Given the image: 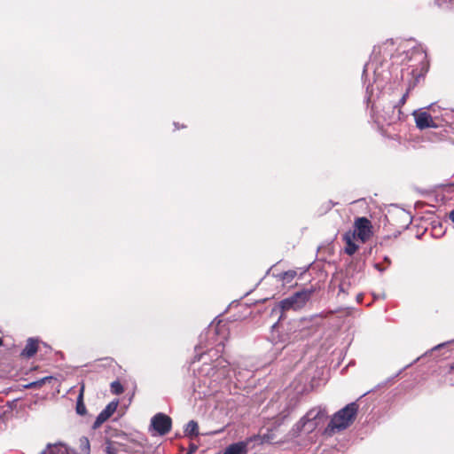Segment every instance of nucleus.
<instances>
[{"label":"nucleus","instance_id":"nucleus-4","mask_svg":"<svg viewBox=\"0 0 454 454\" xmlns=\"http://www.w3.org/2000/svg\"><path fill=\"white\" fill-rule=\"evenodd\" d=\"M310 296L311 291L309 290L297 292L291 297L281 301L278 304V307L281 310H287L290 309L297 310L301 309L306 304Z\"/></svg>","mask_w":454,"mask_h":454},{"label":"nucleus","instance_id":"nucleus-25","mask_svg":"<svg viewBox=\"0 0 454 454\" xmlns=\"http://www.w3.org/2000/svg\"><path fill=\"white\" fill-rule=\"evenodd\" d=\"M36 384H37V382H33V383H31V386L36 385Z\"/></svg>","mask_w":454,"mask_h":454},{"label":"nucleus","instance_id":"nucleus-11","mask_svg":"<svg viewBox=\"0 0 454 454\" xmlns=\"http://www.w3.org/2000/svg\"><path fill=\"white\" fill-rule=\"evenodd\" d=\"M37 352V342L34 339H28L27 342L21 352L26 357H31Z\"/></svg>","mask_w":454,"mask_h":454},{"label":"nucleus","instance_id":"nucleus-2","mask_svg":"<svg viewBox=\"0 0 454 454\" xmlns=\"http://www.w3.org/2000/svg\"><path fill=\"white\" fill-rule=\"evenodd\" d=\"M357 410L358 406L356 403L346 405L333 415L325 432L331 434L346 429L354 421Z\"/></svg>","mask_w":454,"mask_h":454},{"label":"nucleus","instance_id":"nucleus-21","mask_svg":"<svg viewBox=\"0 0 454 454\" xmlns=\"http://www.w3.org/2000/svg\"><path fill=\"white\" fill-rule=\"evenodd\" d=\"M374 267H375L378 270H380V271H383V270H384V269H383V268H381V267L380 266V264H378V263H376V264L374 265Z\"/></svg>","mask_w":454,"mask_h":454},{"label":"nucleus","instance_id":"nucleus-13","mask_svg":"<svg viewBox=\"0 0 454 454\" xmlns=\"http://www.w3.org/2000/svg\"><path fill=\"white\" fill-rule=\"evenodd\" d=\"M434 4L442 10H454V0H434Z\"/></svg>","mask_w":454,"mask_h":454},{"label":"nucleus","instance_id":"nucleus-20","mask_svg":"<svg viewBox=\"0 0 454 454\" xmlns=\"http://www.w3.org/2000/svg\"><path fill=\"white\" fill-rule=\"evenodd\" d=\"M408 91L401 98L400 101H399V104L400 105H404L405 102H406V99L408 98Z\"/></svg>","mask_w":454,"mask_h":454},{"label":"nucleus","instance_id":"nucleus-16","mask_svg":"<svg viewBox=\"0 0 454 454\" xmlns=\"http://www.w3.org/2000/svg\"><path fill=\"white\" fill-rule=\"evenodd\" d=\"M80 448L83 454H89L90 452V442L87 437L80 438Z\"/></svg>","mask_w":454,"mask_h":454},{"label":"nucleus","instance_id":"nucleus-18","mask_svg":"<svg viewBox=\"0 0 454 454\" xmlns=\"http://www.w3.org/2000/svg\"><path fill=\"white\" fill-rule=\"evenodd\" d=\"M296 276V271L288 270L283 273L282 278L286 282H291Z\"/></svg>","mask_w":454,"mask_h":454},{"label":"nucleus","instance_id":"nucleus-12","mask_svg":"<svg viewBox=\"0 0 454 454\" xmlns=\"http://www.w3.org/2000/svg\"><path fill=\"white\" fill-rule=\"evenodd\" d=\"M184 433L186 435L193 436L198 435V424L197 422L191 420L187 423Z\"/></svg>","mask_w":454,"mask_h":454},{"label":"nucleus","instance_id":"nucleus-19","mask_svg":"<svg viewBox=\"0 0 454 454\" xmlns=\"http://www.w3.org/2000/svg\"><path fill=\"white\" fill-rule=\"evenodd\" d=\"M106 454H118L117 450L113 447L112 444H108L106 448Z\"/></svg>","mask_w":454,"mask_h":454},{"label":"nucleus","instance_id":"nucleus-15","mask_svg":"<svg viewBox=\"0 0 454 454\" xmlns=\"http://www.w3.org/2000/svg\"><path fill=\"white\" fill-rule=\"evenodd\" d=\"M76 411L80 415H84L86 413V407L82 402V394L81 393L76 403Z\"/></svg>","mask_w":454,"mask_h":454},{"label":"nucleus","instance_id":"nucleus-3","mask_svg":"<svg viewBox=\"0 0 454 454\" xmlns=\"http://www.w3.org/2000/svg\"><path fill=\"white\" fill-rule=\"evenodd\" d=\"M326 411L321 407L309 410L296 424L297 432L311 433L326 419Z\"/></svg>","mask_w":454,"mask_h":454},{"label":"nucleus","instance_id":"nucleus-6","mask_svg":"<svg viewBox=\"0 0 454 454\" xmlns=\"http://www.w3.org/2000/svg\"><path fill=\"white\" fill-rule=\"evenodd\" d=\"M170 417L163 413H157L151 419V427L160 435L168 434L171 429Z\"/></svg>","mask_w":454,"mask_h":454},{"label":"nucleus","instance_id":"nucleus-7","mask_svg":"<svg viewBox=\"0 0 454 454\" xmlns=\"http://www.w3.org/2000/svg\"><path fill=\"white\" fill-rule=\"evenodd\" d=\"M118 401L109 403L106 408L98 415L93 424V428H98L105 421H106L116 411Z\"/></svg>","mask_w":454,"mask_h":454},{"label":"nucleus","instance_id":"nucleus-9","mask_svg":"<svg viewBox=\"0 0 454 454\" xmlns=\"http://www.w3.org/2000/svg\"><path fill=\"white\" fill-rule=\"evenodd\" d=\"M39 454H74L63 443L49 444L46 450Z\"/></svg>","mask_w":454,"mask_h":454},{"label":"nucleus","instance_id":"nucleus-24","mask_svg":"<svg viewBox=\"0 0 454 454\" xmlns=\"http://www.w3.org/2000/svg\"><path fill=\"white\" fill-rule=\"evenodd\" d=\"M46 380V378L43 379L40 383H43Z\"/></svg>","mask_w":454,"mask_h":454},{"label":"nucleus","instance_id":"nucleus-5","mask_svg":"<svg viewBox=\"0 0 454 454\" xmlns=\"http://www.w3.org/2000/svg\"><path fill=\"white\" fill-rule=\"evenodd\" d=\"M231 372L235 374V370H231L230 364L223 359H217L212 368H209L207 364H204L201 368V372H205L206 375L212 377L216 375V379L231 378Z\"/></svg>","mask_w":454,"mask_h":454},{"label":"nucleus","instance_id":"nucleus-23","mask_svg":"<svg viewBox=\"0 0 454 454\" xmlns=\"http://www.w3.org/2000/svg\"><path fill=\"white\" fill-rule=\"evenodd\" d=\"M442 345H443V344L437 345V346L435 347V348H440V347H442Z\"/></svg>","mask_w":454,"mask_h":454},{"label":"nucleus","instance_id":"nucleus-22","mask_svg":"<svg viewBox=\"0 0 454 454\" xmlns=\"http://www.w3.org/2000/svg\"><path fill=\"white\" fill-rule=\"evenodd\" d=\"M450 218L452 220V222L454 223V209L450 212Z\"/></svg>","mask_w":454,"mask_h":454},{"label":"nucleus","instance_id":"nucleus-14","mask_svg":"<svg viewBox=\"0 0 454 454\" xmlns=\"http://www.w3.org/2000/svg\"><path fill=\"white\" fill-rule=\"evenodd\" d=\"M214 332L215 334L217 335H222V339L218 340V342L219 344L218 345H223V340L225 339V333H227V328H226V325H222V324H218L215 329H214Z\"/></svg>","mask_w":454,"mask_h":454},{"label":"nucleus","instance_id":"nucleus-1","mask_svg":"<svg viewBox=\"0 0 454 454\" xmlns=\"http://www.w3.org/2000/svg\"><path fill=\"white\" fill-rule=\"evenodd\" d=\"M372 223L366 217L356 218L354 223V231H347L343 235L346 243L345 252L349 255L354 254L358 249L355 240H359L361 243L366 242L372 235Z\"/></svg>","mask_w":454,"mask_h":454},{"label":"nucleus","instance_id":"nucleus-8","mask_svg":"<svg viewBox=\"0 0 454 454\" xmlns=\"http://www.w3.org/2000/svg\"><path fill=\"white\" fill-rule=\"evenodd\" d=\"M416 125L419 129L434 127V120L431 115L425 111H414Z\"/></svg>","mask_w":454,"mask_h":454},{"label":"nucleus","instance_id":"nucleus-26","mask_svg":"<svg viewBox=\"0 0 454 454\" xmlns=\"http://www.w3.org/2000/svg\"><path fill=\"white\" fill-rule=\"evenodd\" d=\"M2 344H3V341H2V340L0 339V346H1Z\"/></svg>","mask_w":454,"mask_h":454},{"label":"nucleus","instance_id":"nucleus-10","mask_svg":"<svg viewBox=\"0 0 454 454\" xmlns=\"http://www.w3.org/2000/svg\"><path fill=\"white\" fill-rule=\"evenodd\" d=\"M247 450V443L239 442L228 446L223 454H246Z\"/></svg>","mask_w":454,"mask_h":454},{"label":"nucleus","instance_id":"nucleus-17","mask_svg":"<svg viewBox=\"0 0 454 454\" xmlns=\"http://www.w3.org/2000/svg\"><path fill=\"white\" fill-rule=\"evenodd\" d=\"M111 391L115 395H120L123 392V387L119 381H114L111 383Z\"/></svg>","mask_w":454,"mask_h":454}]
</instances>
